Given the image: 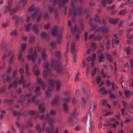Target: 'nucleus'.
I'll use <instances>...</instances> for the list:
<instances>
[{
  "instance_id": "obj_1",
  "label": "nucleus",
  "mask_w": 133,
  "mask_h": 133,
  "mask_svg": "<svg viewBox=\"0 0 133 133\" xmlns=\"http://www.w3.org/2000/svg\"><path fill=\"white\" fill-rule=\"evenodd\" d=\"M61 64V63L59 62L56 61L55 60L52 61L50 65L47 63H46L43 66L44 68V71L43 72V75L45 76L49 73L50 66L54 67L57 73H61L62 72V70Z\"/></svg>"
},
{
  "instance_id": "obj_2",
  "label": "nucleus",
  "mask_w": 133,
  "mask_h": 133,
  "mask_svg": "<svg viewBox=\"0 0 133 133\" xmlns=\"http://www.w3.org/2000/svg\"><path fill=\"white\" fill-rule=\"evenodd\" d=\"M33 48H31L29 51L28 57L29 59L32 60L33 62H34L35 59L37 56V50L36 48L35 49L33 52Z\"/></svg>"
},
{
  "instance_id": "obj_3",
  "label": "nucleus",
  "mask_w": 133,
  "mask_h": 133,
  "mask_svg": "<svg viewBox=\"0 0 133 133\" xmlns=\"http://www.w3.org/2000/svg\"><path fill=\"white\" fill-rule=\"evenodd\" d=\"M63 101V106L64 111L65 113H66L68 110L67 104L70 102L69 98L68 97L65 98L64 99Z\"/></svg>"
},
{
  "instance_id": "obj_4",
  "label": "nucleus",
  "mask_w": 133,
  "mask_h": 133,
  "mask_svg": "<svg viewBox=\"0 0 133 133\" xmlns=\"http://www.w3.org/2000/svg\"><path fill=\"white\" fill-rule=\"evenodd\" d=\"M54 80H50L49 84H50L51 88V89H50L49 88L48 89L49 91H46L45 92V94L47 96H49V95L50 94V92L53 90L54 89L53 88V87H54Z\"/></svg>"
},
{
  "instance_id": "obj_5",
  "label": "nucleus",
  "mask_w": 133,
  "mask_h": 133,
  "mask_svg": "<svg viewBox=\"0 0 133 133\" xmlns=\"http://www.w3.org/2000/svg\"><path fill=\"white\" fill-rule=\"evenodd\" d=\"M104 57L102 54L100 55L99 58V61L100 63H103L104 61Z\"/></svg>"
},
{
  "instance_id": "obj_6",
  "label": "nucleus",
  "mask_w": 133,
  "mask_h": 133,
  "mask_svg": "<svg viewBox=\"0 0 133 133\" xmlns=\"http://www.w3.org/2000/svg\"><path fill=\"white\" fill-rule=\"evenodd\" d=\"M39 109L41 112L43 113L45 111L44 106L43 105H40L39 106Z\"/></svg>"
},
{
  "instance_id": "obj_7",
  "label": "nucleus",
  "mask_w": 133,
  "mask_h": 133,
  "mask_svg": "<svg viewBox=\"0 0 133 133\" xmlns=\"http://www.w3.org/2000/svg\"><path fill=\"white\" fill-rule=\"evenodd\" d=\"M37 83L38 84H41V86L43 89L44 88V84L43 83L41 79L40 78H38L37 79Z\"/></svg>"
},
{
  "instance_id": "obj_8",
  "label": "nucleus",
  "mask_w": 133,
  "mask_h": 133,
  "mask_svg": "<svg viewBox=\"0 0 133 133\" xmlns=\"http://www.w3.org/2000/svg\"><path fill=\"white\" fill-rule=\"evenodd\" d=\"M36 65L34 66L33 68V72L35 75H37L39 73V71L37 69V68H36Z\"/></svg>"
},
{
  "instance_id": "obj_9",
  "label": "nucleus",
  "mask_w": 133,
  "mask_h": 133,
  "mask_svg": "<svg viewBox=\"0 0 133 133\" xmlns=\"http://www.w3.org/2000/svg\"><path fill=\"white\" fill-rule=\"evenodd\" d=\"M106 58L109 62H111L112 61V57L108 54H105Z\"/></svg>"
},
{
  "instance_id": "obj_10",
  "label": "nucleus",
  "mask_w": 133,
  "mask_h": 133,
  "mask_svg": "<svg viewBox=\"0 0 133 133\" xmlns=\"http://www.w3.org/2000/svg\"><path fill=\"white\" fill-rule=\"evenodd\" d=\"M112 47H114V45L116 44L117 45L118 44V40L114 39L112 41Z\"/></svg>"
},
{
  "instance_id": "obj_11",
  "label": "nucleus",
  "mask_w": 133,
  "mask_h": 133,
  "mask_svg": "<svg viewBox=\"0 0 133 133\" xmlns=\"http://www.w3.org/2000/svg\"><path fill=\"white\" fill-rule=\"evenodd\" d=\"M96 104L93 103L90 107V110L92 111L95 109L96 107Z\"/></svg>"
},
{
  "instance_id": "obj_12",
  "label": "nucleus",
  "mask_w": 133,
  "mask_h": 133,
  "mask_svg": "<svg viewBox=\"0 0 133 133\" xmlns=\"http://www.w3.org/2000/svg\"><path fill=\"white\" fill-rule=\"evenodd\" d=\"M57 26L55 27L53 29L52 32V34L53 35H55L56 34L57 30Z\"/></svg>"
},
{
  "instance_id": "obj_13",
  "label": "nucleus",
  "mask_w": 133,
  "mask_h": 133,
  "mask_svg": "<svg viewBox=\"0 0 133 133\" xmlns=\"http://www.w3.org/2000/svg\"><path fill=\"white\" fill-rule=\"evenodd\" d=\"M129 61L130 64V66L132 67V71L133 72V59L130 58Z\"/></svg>"
},
{
  "instance_id": "obj_14",
  "label": "nucleus",
  "mask_w": 133,
  "mask_h": 133,
  "mask_svg": "<svg viewBox=\"0 0 133 133\" xmlns=\"http://www.w3.org/2000/svg\"><path fill=\"white\" fill-rule=\"evenodd\" d=\"M37 26L36 25H34L33 28V30L35 33H38V31L37 30Z\"/></svg>"
},
{
  "instance_id": "obj_15",
  "label": "nucleus",
  "mask_w": 133,
  "mask_h": 133,
  "mask_svg": "<svg viewBox=\"0 0 133 133\" xmlns=\"http://www.w3.org/2000/svg\"><path fill=\"white\" fill-rule=\"evenodd\" d=\"M71 50L72 52L74 51V48H75V43H71Z\"/></svg>"
},
{
  "instance_id": "obj_16",
  "label": "nucleus",
  "mask_w": 133,
  "mask_h": 133,
  "mask_svg": "<svg viewBox=\"0 0 133 133\" xmlns=\"http://www.w3.org/2000/svg\"><path fill=\"white\" fill-rule=\"evenodd\" d=\"M18 79H16V80L14 82V83L13 84L12 86H10V87H15L17 85V83H18Z\"/></svg>"
},
{
  "instance_id": "obj_17",
  "label": "nucleus",
  "mask_w": 133,
  "mask_h": 133,
  "mask_svg": "<svg viewBox=\"0 0 133 133\" xmlns=\"http://www.w3.org/2000/svg\"><path fill=\"white\" fill-rule=\"evenodd\" d=\"M52 48H54L56 46V45L55 43L53 42H51L49 45Z\"/></svg>"
},
{
  "instance_id": "obj_18",
  "label": "nucleus",
  "mask_w": 133,
  "mask_h": 133,
  "mask_svg": "<svg viewBox=\"0 0 133 133\" xmlns=\"http://www.w3.org/2000/svg\"><path fill=\"white\" fill-rule=\"evenodd\" d=\"M26 48V44L25 43L23 44L21 46V50L22 51H24L25 50Z\"/></svg>"
},
{
  "instance_id": "obj_19",
  "label": "nucleus",
  "mask_w": 133,
  "mask_h": 133,
  "mask_svg": "<svg viewBox=\"0 0 133 133\" xmlns=\"http://www.w3.org/2000/svg\"><path fill=\"white\" fill-rule=\"evenodd\" d=\"M96 54L95 53H93L92 55V56L91 59L92 60V62H93L95 59L96 58Z\"/></svg>"
},
{
  "instance_id": "obj_20",
  "label": "nucleus",
  "mask_w": 133,
  "mask_h": 133,
  "mask_svg": "<svg viewBox=\"0 0 133 133\" xmlns=\"http://www.w3.org/2000/svg\"><path fill=\"white\" fill-rule=\"evenodd\" d=\"M124 94L126 96L128 97L130 95V92L129 91L127 90H125Z\"/></svg>"
},
{
  "instance_id": "obj_21",
  "label": "nucleus",
  "mask_w": 133,
  "mask_h": 133,
  "mask_svg": "<svg viewBox=\"0 0 133 133\" xmlns=\"http://www.w3.org/2000/svg\"><path fill=\"white\" fill-rule=\"evenodd\" d=\"M99 92L101 94H103L105 92L104 88H102L99 90Z\"/></svg>"
},
{
  "instance_id": "obj_22",
  "label": "nucleus",
  "mask_w": 133,
  "mask_h": 133,
  "mask_svg": "<svg viewBox=\"0 0 133 133\" xmlns=\"http://www.w3.org/2000/svg\"><path fill=\"white\" fill-rule=\"evenodd\" d=\"M31 24H29L28 25L25 27V28L27 31H29L30 29Z\"/></svg>"
},
{
  "instance_id": "obj_23",
  "label": "nucleus",
  "mask_w": 133,
  "mask_h": 133,
  "mask_svg": "<svg viewBox=\"0 0 133 133\" xmlns=\"http://www.w3.org/2000/svg\"><path fill=\"white\" fill-rule=\"evenodd\" d=\"M75 21L74 19L69 20L68 22V26L69 27H70L71 26V23H73Z\"/></svg>"
},
{
  "instance_id": "obj_24",
  "label": "nucleus",
  "mask_w": 133,
  "mask_h": 133,
  "mask_svg": "<svg viewBox=\"0 0 133 133\" xmlns=\"http://www.w3.org/2000/svg\"><path fill=\"white\" fill-rule=\"evenodd\" d=\"M61 87V85L59 83H57L56 85V91H58Z\"/></svg>"
},
{
  "instance_id": "obj_25",
  "label": "nucleus",
  "mask_w": 133,
  "mask_h": 133,
  "mask_svg": "<svg viewBox=\"0 0 133 133\" xmlns=\"http://www.w3.org/2000/svg\"><path fill=\"white\" fill-rule=\"evenodd\" d=\"M41 56L42 58L43 59H44L45 57H46V55L45 54V51H42V54H41Z\"/></svg>"
},
{
  "instance_id": "obj_26",
  "label": "nucleus",
  "mask_w": 133,
  "mask_h": 133,
  "mask_svg": "<svg viewBox=\"0 0 133 133\" xmlns=\"http://www.w3.org/2000/svg\"><path fill=\"white\" fill-rule=\"evenodd\" d=\"M28 65L27 64H26L25 65V70L26 72L27 75H29V72L28 71Z\"/></svg>"
},
{
  "instance_id": "obj_27",
  "label": "nucleus",
  "mask_w": 133,
  "mask_h": 133,
  "mask_svg": "<svg viewBox=\"0 0 133 133\" xmlns=\"http://www.w3.org/2000/svg\"><path fill=\"white\" fill-rule=\"evenodd\" d=\"M34 36H31L30 37L29 41L30 43L33 42L34 41Z\"/></svg>"
},
{
  "instance_id": "obj_28",
  "label": "nucleus",
  "mask_w": 133,
  "mask_h": 133,
  "mask_svg": "<svg viewBox=\"0 0 133 133\" xmlns=\"http://www.w3.org/2000/svg\"><path fill=\"white\" fill-rule=\"evenodd\" d=\"M99 30H101L104 33L106 32L107 31V29H104V28H101V29L99 28L97 30L98 31Z\"/></svg>"
},
{
  "instance_id": "obj_29",
  "label": "nucleus",
  "mask_w": 133,
  "mask_h": 133,
  "mask_svg": "<svg viewBox=\"0 0 133 133\" xmlns=\"http://www.w3.org/2000/svg\"><path fill=\"white\" fill-rule=\"evenodd\" d=\"M12 35L16 36L18 34V32L16 30H14L12 31Z\"/></svg>"
},
{
  "instance_id": "obj_30",
  "label": "nucleus",
  "mask_w": 133,
  "mask_h": 133,
  "mask_svg": "<svg viewBox=\"0 0 133 133\" xmlns=\"http://www.w3.org/2000/svg\"><path fill=\"white\" fill-rule=\"evenodd\" d=\"M58 2H59V6H61V4L60 1V0H54V3H56Z\"/></svg>"
},
{
  "instance_id": "obj_31",
  "label": "nucleus",
  "mask_w": 133,
  "mask_h": 133,
  "mask_svg": "<svg viewBox=\"0 0 133 133\" xmlns=\"http://www.w3.org/2000/svg\"><path fill=\"white\" fill-rule=\"evenodd\" d=\"M91 47L93 49V50H94L96 48V45L94 43H93L91 45Z\"/></svg>"
},
{
  "instance_id": "obj_32",
  "label": "nucleus",
  "mask_w": 133,
  "mask_h": 133,
  "mask_svg": "<svg viewBox=\"0 0 133 133\" xmlns=\"http://www.w3.org/2000/svg\"><path fill=\"white\" fill-rule=\"evenodd\" d=\"M101 81V77L99 76H98L97 78L96 82L97 83H99Z\"/></svg>"
},
{
  "instance_id": "obj_33",
  "label": "nucleus",
  "mask_w": 133,
  "mask_h": 133,
  "mask_svg": "<svg viewBox=\"0 0 133 133\" xmlns=\"http://www.w3.org/2000/svg\"><path fill=\"white\" fill-rule=\"evenodd\" d=\"M56 111L55 110H52L50 112V114L51 115H54L56 114Z\"/></svg>"
},
{
  "instance_id": "obj_34",
  "label": "nucleus",
  "mask_w": 133,
  "mask_h": 133,
  "mask_svg": "<svg viewBox=\"0 0 133 133\" xmlns=\"http://www.w3.org/2000/svg\"><path fill=\"white\" fill-rule=\"evenodd\" d=\"M126 52L127 54L128 55L129 54L130 52V49L129 47H128L127 48L126 50Z\"/></svg>"
},
{
  "instance_id": "obj_35",
  "label": "nucleus",
  "mask_w": 133,
  "mask_h": 133,
  "mask_svg": "<svg viewBox=\"0 0 133 133\" xmlns=\"http://www.w3.org/2000/svg\"><path fill=\"white\" fill-rule=\"evenodd\" d=\"M118 123V122L117 121H115V123L113 124L112 125V127L114 128H115L116 126V125Z\"/></svg>"
},
{
  "instance_id": "obj_36",
  "label": "nucleus",
  "mask_w": 133,
  "mask_h": 133,
  "mask_svg": "<svg viewBox=\"0 0 133 133\" xmlns=\"http://www.w3.org/2000/svg\"><path fill=\"white\" fill-rule=\"evenodd\" d=\"M41 37H44L46 36V34L44 32H42L41 33Z\"/></svg>"
},
{
  "instance_id": "obj_37",
  "label": "nucleus",
  "mask_w": 133,
  "mask_h": 133,
  "mask_svg": "<svg viewBox=\"0 0 133 133\" xmlns=\"http://www.w3.org/2000/svg\"><path fill=\"white\" fill-rule=\"evenodd\" d=\"M58 102L57 99H54L51 102L53 104H56Z\"/></svg>"
},
{
  "instance_id": "obj_38",
  "label": "nucleus",
  "mask_w": 133,
  "mask_h": 133,
  "mask_svg": "<svg viewBox=\"0 0 133 133\" xmlns=\"http://www.w3.org/2000/svg\"><path fill=\"white\" fill-rule=\"evenodd\" d=\"M18 58L20 60H21L22 61L23 60V59L22 57V55L20 53L18 55Z\"/></svg>"
},
{
  "instance_id": "obj_39",
  "label": "nucleus",
  "mask_w": 133,
  "mask_h": 133,
  "mask_svg": "<svg viewBox=\"0 0 133 133\" xmlns=\"http://www.w3.org/2000/svg\"><path fill=\"white\" fill-rule=\"evenodd\" d=\"M49 27V23L47 24L44 26V28L46 29H48Z\"/></svg>"
},
{
  "instance_id": "obj_40",
  "label": "nucleus",
  "mask_w": 133,
  "mask_h": 133,
  "mask_svg": "<svg viewBox=\"0 0 133 133\" xmlns=\"http://www.w3.org/2000/svg\"><path fill=\"white\" fill-rule=\"evenodd\" d=\"M125 108H123L120 110L122 115H123L124 114V111L125 110Z\"/></svg>"
},
{
  "instance_id": "obj_41",
  "label": "nucleus",
  "mask_w": 133,
  "mask_h": 133,
  "mask_svg": "<svg viewBox=\"0 0 133 133\" xmlns=\"http://www.w3.org/2000/svg\"><path fill=\"white\" fill-rule=\"evenodd\" d=\"M68 0H63V4L65 5L68 3Z\"/></svg>"
},
{
  "instance_id": "obj_42",
  "label": "nucleus",
  "mask_w": 133,
  "mask_h": 133,
  "mask_svg": "<svg viewBox=\"0 0 133 133\" xmlns=\"http://www.w3.org/2000/svg\"><path fill=\"white\" fill-rule=\"evenodd\" d=\"M34 10V8L33 7V6H31L28 9V10L30 12Z\"/></svg>"
},
{
  "instance_id": "obj_43",
  "label": "nucleus",
  "mask_w": 133,
  "mask_h": 133,
  "mask_svg": "<svg viewBox=\"0 0 133 133\" xmlns=\"http://www.w3.org/2000/svg\"><path fill=\"white\" fill-rule=\"evenodd\" d=\"M101 102L103 104H105L107 102V101L105 99H103L102 100Z\"/></svg>"
},
{
  "instance_id": "obj_44",
  "label": "nucleus",
  "mask_w": 133,
  "mask_h": 133,
  "mask_svg": "<svg viewBox=\"0 0 133 133\" xmlns=\"http://www.w3.org/2000/svg\"><path fill=\"white\" fill-rule=\"evenodd\" d=\"M96 70L95 69L91 73V75L92 76H94L95 74H96Z\"/></svg>"
},
{
  "instance_id": "obj_45",
  "label": "nucleus",
  "mask_w": 133,
  "mask_h": 133,
  "mask_svg": "<svg viewBox=\"0 0 133 133\" xmlns=\"http://www.w3.org/2000/svg\"><path fill=\"white\" fill-rule=\"evenodd\" d=\"M18 16L17 15H14L12 17V18L13 20H15L18 18Z\"/></svg>"
},
{
  "instance_id": "obj_46",
  "label": "nucleus",
  "mask_w": 133,
  "mask_h": 133,
  "mask_svg": "<svg viewBox=\"0 0 133 133\" xmlns=\"http://www.w3.org/2000/svg\"><path fill=\"white\" fill-rule=\"evenodd\" d=\"M110 43L109 41H108L106 44V46L107 48V49L108 50L109 48Z\"/></svg>"
},
{
  "instance_id": "obj_47",
  "label": "nucleus",
  "mask_w": 133,
  "mask_h": 133,
  "mask_svg": "<svg viewBox=\"0 0 133 133\" xmlns=\"http://www.w3.org/2000/svg\"><path fill=\"white\" fill-rule=\"evenodd\" d=\"M122 103L124 108H125V107L127 104V103L124 101L122 102Z\"/></svg>"
},
{
  "instance_id": "obj_48",
  "label": "nucleus",
  "mask_w": 133,
  "mask_h": 133,
  "mask_svg": "<svg viewBox=\"0 0 133 133\" xmlns=\"http://www.w3.org/2000/svg\"><path fill=\"white\" fill-rule=\"evenodd\" d=\"M40 90V88L39 87H37L36 88L35 92L36 93L37 92L39 91Z\"/></svg>"
},
{
  "instance_id": "obj_49",
  "label": "nucleus",
  "mask_w": 133,
  "mask_h": 133,
  "mask_svg": "<svg viewBox=\"0 0 133 133\" xmlns=\"http://www.w3.org/2000/svg\"><path fill=\"white\" fill-rule=\"evenodd\" d=\"M87 32H85V41H86L87 38Z\"/></svg>"
},
{
  "instance_id": "obj_50",
  "label": "nucleus",
  "mask_w": 133,
  "mask_h": 133,
  "mask_svg": "<svg viewBox=\"0 0 133 133\" xmlns=\"http://www.w3.org/2000/svg\"><path fill=\"white\" fill-rule=\"evenodd\" d=\"M91 59V57L90 56H88L87 59V60L88 62H90Z\"/></svg>"
},
{
  "instance_id": "obj_51",
  "label": "nucleus",
  "mask_w": 133,
  "mask_h": 133,
  "mask_svg": "<svg viewBox=\"0 0 133 133\" xmlns=\"http://www.w3.org/2000/svg\"><path fill=\"white\" fill-rule=\"evenodd\" d=\"M55 54L57 56H59L60 55V52L58 51H56L55 52Z\"/></svg>"
},
{
  "instance_id": "obj_52",
  "label": "nucleus",
  "mask_w": 133,
  "mask_h": 133,
  "mask_svg": "<svg viewBox=\"0 0 133 133\" xmlns=\"http://www.w3.org/2000/svg\"><path fill=\"white\" fill-rule=\"evenodd\" d=\"M77 102L75 99L74 98L72 99V103L73 104H75Z\"/></svg>"
},
{
  "instance_id": "obj_53",
  "label": "nucleus",
  "mask_w": 133,
  "mask_h": 133,
  "mask_svg": "<svg viewBox=\"0 0 133 133\" xmlns=\"http://www.w3.org/2000/svg\"><path fill=\"white\" fill-rule=\"evenodd\" d=\"M53 10L52 8L51 7H50L48 9V10L50 12H51Z\"/></svg>"
},
{
  "instance_id": "obj_54",
  "label": "nucleus",
  "mask_w": 133,
  "mask_h": 133,
  "mask_svg": "<svg viewBox=\"0 0 133 133\" xmlns=\"http://www.w3.org/2000/svg\"><path fill=\"white\" fill-rule=\"evenodd\" d=\"M48 17V15L47 14H45L44 15V18L45 19H46Z\"/></svg>"
},
{
  "instance_id": "obj_55",
  "label": "nucleus",
  "mask_w": 133,
  "mask_h": 133,
  "mask_svg": "<svg viewBox=\"0 0 133 133\" xmlns=\"http://www.w3.org/2000/svg\"><path fill=\"white\" fill-rule=\"evenodd\" d=\"M105 0H102V1L101 2V3H102V4L104 6L105 5Z\"/></svg>"
},
{
  "instance_id": "obj_56",
  "label": "nucleus",
  "mask_w": 133,
  "mask_h": 133,
  "mask_svg": "<svg viewBox=\"0 0 133 133\" xmlns=\"http://www.w3.org/2000/svg\"><path fill=\"white\" fill-rule=\"evenodd\" d=\"M102 38V37L101 36H98L96 38H95V39H97L98 40V41L100 40Z\"/></svg>"
},
{
  "instance_id": "obj_57",
  "label": "nucleus",
  "mask_w": 133,
  "mask_h": 133,
  "mask_svg": "<svg viewBox=\"0 0 133 133\" xmlns=\"http://www.w3.org/2000/svg\"><path fill=\"white\" fill-rule=\"evenodd\" d=\"M132 37V35L130 34H129L128 36H127V38L129 39H131V38Z\"/></svg>"
},
{
  "instance_id": "obj_58",
  "label": "nucleus",
  "mask_w": 133,
  "mask_h": 133,
  "mask_svg": "<svg viewBox=\"0 0 133 133\" xmlns=\"http://www.w3.org/2000/svg\"><path fill=\"white\" fill-rule=\"evenodd\" d=\"M110 23L113 24H114L115 23V22L114 21L113 19H110Z\"/></svg>"
},
{
  "instance_id": "obj_59",
  "label": "nucleus",
  "mask_w": 133,
  "mask_h": 133,
  "mask_svg": "<svg viewBox=\"0 0 133 133\" xmlns=\"http://www.w3.org/2000/svg\"><path fill=\"white\" fill-rule=\"evenodd\" d=\"M112 83L111 82H109V81H107V85L108 86V87H109V85L111 84Z\"/></svg>"
},
{
  "instance_id": "obj_60",
  "label": "nucleus",
  "mask_w": 133,
  "mask_h": 133,
  "mask_svg": "<svg viewBox=\"0 0 133 133\" xmlns=\"http://www.w3.org/2000/svg\"><path fill=\"white\" fill-rule=\"evenodd\" d=\"M112 0H107V2H108L109 4H111L112 3Z\"/></svg>"
},
{
  "instance_id": "obj_61",
  "label": "nucleus",
  "mask_w": 133,
  "mask_h": 133,
  "mask_svg": "<svg viewBox=\"0 0 133 133\" xmlns=\"http://www.w3.org/2000/svg\"><path fill=\"white\" fill-rule=\"evenodd\" d=\"M41 15H40L38 17H37V23H38L39 22V21L40 20V19L41 18Z\"/></svg>"
},
{
  "instance_id": "obj_62",
  "label": "nucleus",
  "mask_w": 133,
  "mask_h": 133,
  "mask_svg": "<svg viewBox=\"0 0 133 133\" xmlns=\"http://www.w3.org/2000/svg\"><path fill=\"white\" fill-rule=\"evenodd\" d=\"M19 72L22 74L24 72L23 69L22 68L21 69L19 70Z\"/></svg>"
},
{
  "instance_id": "obj_63",
  "label": "nucleus",
  "mask_w": 133,
  "mask_h": 133,
  "mask_svg": "<svg viewBox=\"0 0 133 133\" xmlns=\"http://www.w3.org/2000/svg\"><path fill=\"white\" fill-rule=\"evenodd\" d=\"M79 38V35L78 34H77L76 36L75 37V39L78 40Z\"/></svg>"
},
{
  "instance_id": "obj_64",
  "label": "nucleus",
  "mask_w": 133,
  "mask_h": 133,
  "mask_svg": "<svg viewBox=\"0 0 133 133\" xmlns=\"http://www.w3.org/2000/svg\"><path fill=\"white\" fill-rule=\"evenodd\" d=\"M37 14V12L36 11L35 12L34 14H33V15L32 16V17L33 18H34L35 17Z\"/></svg>"
}]
</instances>
